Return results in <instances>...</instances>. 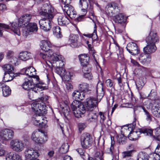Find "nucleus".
<instances>
[{
  "label": "nucleus",
  "mask_w": 160,
  "mask_h": 160,
  "mask_svg": "<svg viewBox=\"0 0 160 160\" xmlns=\"http://www.w3.org/2000/svg\"><path fill=\"white\" fill-rule=\"evenodd\" d=\"M140 97L142 98H145L147 97H148L149 98L152 99L153 97H155L157 95V92L156 90L152 89L151 91L148 94V96H144L142 95V93H140Z\"/></svg>",
  "instance_id": "e433bc0d"
},
{
  "label": "nucleus",
  "mask_w": 160,
  "mask_h": 160,
  "mask_svg": "<svg viewBox=\"0 0 160 160\" xmlns=\"http://www.w3.org/2000/svg\"><path fill=\"white\" fill-rule=\"evenodd\" d=\"M127 50L132 55H136L139 53V49L136 44L132 42L128 43L126 47Z\"/></svg>",
  "instance_id": "dca6fc26"
},
{
  "label": "nucleus",
  "mask_w": 160,
  "mask_h": 160,
  "mask_svg": "<svg viewBox=\"0 0 160 160\" xmlns=\"http://www.w3.org/2000/svg\"><path fill=\"white\" fill-rule=\"evenodd\" d=\"M62 8L63 10L67 14L70 18H75L76 15V13L74 11L73 7L69 3L63 5Z\"/></svg>",
  "instance_id": "9b49d317"
},
{
  "label": "nucleus",
  "mask_w": 160,
  "mask_h": 160,
  "mask_svg": "<svg viewBox=\"0 0 160 160\" xmlns=\"http://www.w3.org/2000/svg\"><path fill=\"white\" fill-rule=\"evenodd\" d=\"M92 141V138L89 133H84L81 136V144L83 148L87 149L90 147Z\"/></svg>",
  "instance_id": "20e7f679"
},
{
  "label": "nucleus",
  "mask_w": 160,
  "mask_h": 160,
  "mask_svg": "<svg viewBox=\"0 0 160 160\" xmlns=\"http://www.w3.org/2000/svg\"><path fill=\"white\" fill-rule=\"evenodd\" d=\"M98 105V102L96 98H88L85 102V105L87 111L93 110L96 108Z\"/></svg>",
  "instance_id": "9d476101"
},
{
  "label": "nucleus",
  "mask_w": 160,
  "mask_h": 160,
  "mask_svg": "<svg viewBox=\"0 0 160 160\" xmlns=\"http://www.w3.org/2000/svg\"><path fill=\"white\" fill-rule=\"evenodd\" d=\"M79 5L81 8H88V6L87 0H79Z\"/></svg>",
  "instance_id": "de8ad7c7"
},
{
  "label": "nucleus",
  "mask_w": 160,
  "mask_h": 160,
  "mask_svg": "<svg viewBox=\"0 0 160 160\" xmlns=\"http://www.w3.org/2000/svg\"><path fill=\"white\" fill-rule=\"evenodd\" d=\"M14 136L13 131L10 129H4L0 131V138L3 141H9L12 139Z\"/></svg>",
  "instance_id": "0eeeda50"
},
{
  "label": "nucleus",
  "mask_w": 160,
  "mask_h": 160,
  "mask_svg": "<svg viewBox=\"0 0 160 160\" xmlns=\"http://www.w3.org/2000/svg\"><path fill=\"white\" fill-rule=\"evenodd\" d=\"M81 103L78 100H75L71 104L72 109H74L75 108L78 107V105H79Z\"/></svg>",
  "instance_id": "6e6d98bb"
},
{
  "label": "nucleus",
  "mask_w": 160,
  "mask_h": 160,
  "mask_svg": "<svg viewBox=\"0 0 160 160\" xmlns=\"http://www.w3.org/2000/svg\"><path fill=\"white\" fill-rule=\"evenodd\" d=\"M32 120L35 125L41 128H45L47 122L43 116L38 114H36L35 117H33Z\"/></svg>",
  "instance_id": "1a4fd4ad"
},
{
  "label": "nucleus",
  "mask_w": 160,
  "mask_h": 160,
  "mask_svg": "<svg viewBox=\"0 0 160 160\" xmlns=\"http://www.w3.org/2000/svg\"><path fill=\"white\" fill-rule=\"evenodd\" d=\"M76 150L84 160L86 159V155L84 154L85 151L82 148H79Z\"/></svg>",
  "instance_id": "603ef678"
},
{
  "label": "nucleus",
  "mask_w": 160,
  "mask_h": 160,
  "mask_svg": "<svg viewBox=\"0 0 160 160\" xmlns=\"http://www.w3.org/2000/svg\"><path fill=\"white\" fill-rule=\"evenodd\" d=\"M141 133H143L145 135L148 136L153 138V131L149 128H144L140 130Z\"/></svg>",
  "instance_id": "ea45409f"
},
{
  "label": "nucleus",
  "mask_w": 160,
  "mask_h": 160,
  "mask_svg": "<svg viewBox=\"0 0 160 160\" xmlns=\"http://www.w3.org/2000/svg\"><path fill=\"white\" fill-rule=\"evenodd\" d=\"M94 158H103V153L102 151H97L94 154Z\"/></svg>",
  "instance_id": "3c124183"
},
{
  "label": "nucleus",
  "mask_w": 160,
  "mask_h": 160,
  "mask_svg": "<svg viewBox=\"0 0 160 160\" xmlns=\"http://www.w3.org/2000/svg\"><path fill=\"white\" fill-rule=\"evenodd\" d=\"M103 85V83H98L97 85L96 92L97 96L99 97V99L102 98L104 95Z\"/></svg>",
  "instance_id": "c85d7f7f"
},
{
  "label": "nucleus",
  "mask_w": 160,
  "mask_h": 160,
  "mask_svg": "<svg viewBox=\"0 0 160 160\" xmlns=\"http://www.w3.org/2000/svg\"><path fill=\"white\" fill-rule=\"evenodd\" d=\"M88 47L89 50L91 51L90 53L92 54L94 59L96 60L95 56V50L93 49V48L92 47V46L91 44H88Z\"/></svg>",
  "instance_id": "bf43d9fd"
},
{
  "label": "nucleus",
  "mask_w": 160,
  "mask_h": 160,
  "mask_svg": "<svg viewBox=\"0 0 160 160\" xmlns=\"http://www.w3.org/2000/svg\"><path fill=\"white\" fill-rule=\"evenodd\" d=\"M28 92V97L29 99L32 101H34L35 99V95L34 93L32 90H31L30 89L29 90Z\"/></svg>",
  "instance_id": "5fc2aeb1"
},
{
  "label": "nucleus",
  "mask_w": 160,
  "mask_h": 160,
  "mask_svg": "<svg viewBox=\"0 0 160 160\" xmlns=\"http://www.w3.org/2000/svg\"><path fill=\"white\" fill-rule=\"evenodd\" d=\"M117 141L120 144H124L126 142L127 138L123 135L119 136L117 138Z\"/></svg>",
  "instance_id": "49530a36"
},
{
  "label": "nucleus",
  "mask_w": 160,
  "mask_h": 160,
  "mask_svg": "<svg viewBox=\"0 0 160 160\" xmlns=\"http://www.w3.org/2000/svg\"><path fill=\"white\" fill-rule=\"evenodd\" d=\"M10 145L11 148L13 151L18 152L22 151L25 147L24 144L21 141L18 139L12 140Z\"/></svg>",
  "instance_id": "423d86ee"
},
{
  "label": "nucleus",
  "mask_w": 160,
  "mask_h": 160,
  "mask_svg": "<svg viewBox=\"0 0 160 160\" xmlns=\"http://www.w3.org/2000/svg\"><path fill=\"white\" fill-rule=\"evenodd\" d=\"M87 124L85 122L79 123L78 124V127L80 131H82L86 127Z\"/></svg>",
  "instance_id": "13d9d810"
},
{
  "label": "nucleus",
  "mask_w": 160,
  "mask_h": 160,
  "mask_svg": "<svg viewBox=\"0 0 160 160\" xmlns=\"http://www.w3.org/2000/svg\"><path fill=\"white\" fill-rule=\"evenodd\" d=\"M141 133L140 130L137 131H131L129 133L128 138L131 140H136L140 137V134Z\"/></svg>",
  "instance_id": "bb28decb"
},
{
  "label": "nucleus",
  "mask_w": 160,
  "mask_h": 160,
  "mask_svg": "<svg viewBox=\"0 0 160 160\" xmlns=\"http://www.w3.org/2000/svg\"><path fill=\"white\" fill-rule=\"evenodd\" d=\"M69 146L67 143L63 144L60 149V152L62 153H65L68 150Z\"/></svg>",
  "instance_id": "a18cd8bd"
},
{
  "label": "nucleus",
  "mask_w": 160,
  "mask_h": 160,
  "mask_svg": "<svg viewBox=\"0 0 160 160\" xmlns=\"http://www.w3.org/2000/svg\"><path fill=\"white\" fill-rule=\"evenodd\" d=\"M106 83L107 87H111L113 85V82L110 79H108L106 81Z\"/></svg>",
  "instance_id": "052dcab7"
},
{
  "label": "nucleus",
  "mask_w": 160,
  "mask_h": 160,
  "mask_svg": "<svg viewBox=\"0 0 160 160\" xmlns=\"http://www.w3.org/2000/svg\"><path fill=\"white\" fill-rule=\"evenodd\" d=\"M85 94L82 92H80L78 90L75 91L72 93V96L75 99L82 100L85 97Z\"/></svg>",
  "instance_id": "cd10ccee"
},
{
  "label": "nucleus",
  "mask_w": 160,
  "mask_h": 160,
  "mask_svg": "<svg viewBox=\"0 0 160 160\" xmlns=\"http://www.w3.org/2000/svg\"><path fill=\"white\" fill-rule=\"evenodd\" d=\"M25 72V74L27 76H28L29 77H32L35 78V76H38L36 75V70L34 68L32 67H29L27 68H24L22 70Z\"/></svg>",
  "instance_id": "5701e85b"
},
{
  "label": "nucleus",
  "mask_w": 160,
  "mask_h": 160,
  "mask_svg": "<svg viewBox=\"0 0 160 160\" xmlns=\"http://www.w3.org/2000/svg\"><path fill=\"white\" fill-rule=\"evenodd\" d=\"M82 71L83 74H86V73H89L91 72V68H90L89 65H88L82 66Z\"/></svg>",
  "instance_id": "8fccbe9b"
},
{
  "label": "nucleus",
  "mask_w": 160,
  "mask_h": 160,
  "mask_svg": "<svg viewBox=\"0 0 160 160\" xmlns=\"http://www.w3.org/2000/svg\"><path fill=\"white\" fill-rule=\"evenodd\" d=\"M79 38L78 35L71 34L69 38V40L71 43V46L73 48L78 47V40Z\"/></svg>",
  "instance_id": "b1692460"
},
{
  "label": "nucleus",
  "mask_w": 160,
  "mask_h": 160,
  "mask_svg": "<svg viewBox=\"0 0 160 160\" xmlns=\"http://www.w3.org/2000/svg\"><path fill=\"white\" fill-rule=\"evenodd\" d=\"M78 88L83 92L84 91H88L89 90L88 84L85 82H81L78 85Z\"/></svg>",
  "instance_id": "473e14b6"
},
{
  "label": "nucleus",
  "mask_w": 160,
  "mask_h": 160,
  "mask_svg": "<svg viewBox=\"0 0 160 160\" xmlns=\"http://www.w3.org/2000/svg\"><path fill=\"white\" fill-rule=\"evenodd\" d=\"M39 83H40V81L38 76H35L34 79L26 78L24 82L22 85V87L24 89L28 91L32 88V85L35 86V84H37Z\"/></svg>",
  "instance_id": "39448f33"
},
{
  "label": "nucleus",
  "mask_w": 160,
  "mask_h": 160,
  "mask_svg": "<svg viewBox=\"0 0 160 160\" xmlns=\"http://www.w3.org/2000/svg\"><path fill=\"white\" fill-rule=\"evenodd\" d=\"M13 73L4 72L3 80L5 82H8L13 79L14 77Z\"/></svg>",
  "instance_id": "f704fd0d"
},
{
  "label": "nucleus",
  "mask_w": 160,
  "mask_h": 160,
  "mask_svg": "<svg viewBox=\"0 0 160 160\" xmlns=\"http://www.w3.org/2000/svg\"><path fill=\"white\" fill-rule=\"evenodd\" d=\"M38 132L41 133L40 138L38 139L37 143L39 145H42L46 143L48 141V137L47 132L38 129Z\"/></svg>",
  "instance_id": "6ab92c4d"
},
{
  "label": "nucleus",
  "mask_w": 160,
  "mask_h": 160,
  "mask_svg": "<svg viewBox=\"0 0 160 160\" xmlns=\"http://www.w3.org/2000/svg\"><path fill=\"white\" fill-rule=\"evenodd\" d=\"M11 29L15 33H16L18 35H20V32L18 28V25L17 23L13 22L11 25Z\"/></svg>",
  "instance_id": "79ce46f5"
},
{
  "label": "nucleus",
  "mask_w": 160,
  "mask_h": 160,
  "mask_svg": "<svg viewBox=\"0 0 160 160\" xmlns=\"http://www.w3.org/2000/svg\"><path fill=\"white\" fill-rule=\"evenodd\" d=\"M6 160H22L21 156L13 152H11L7 154Z\"/></svg>",
  "instance_id": "4be33fe9"
},
{
  "label": "nucleus",
  "mask_w": 160,
  "mask_h": 160,
  "mask_svg": "<svg viewBox=\"0 0 160 160\" xmlns=\"http://www.w3.org/2000/svg\"><path fill=\"white\" fill-rule=\"evenodd\" d=\"M66 88L68 91H71L73 87L72 84L69 82H67L66 84Z\"/></svg>",
  "instance_id": "680f3d73"
},
{
  "label": "nucleus",
  "mask_w": 160,
  "mask_h": 160,
  "mask_svg": "<svg viewBox=\"0 0 160 160\" xmlns=\"http://www.w3.org/2000/svg\"><path fill=\"white\" fill-rule=\"evenodd\" d=\"M151 56L145 53H141L138 57V60L142 64L144 65L149 63L151 61Z\"/></svg>",
  "instance_id": "aec40b11"
},
{
  "label": "nucleus",
  "mask_w": 160,
  "mask_h": 160,
  "mask_svg": "<svg viewBox=\"0 0 160 160\" xmlns=\"http://www.w3.org/2000/svg\"><path fill=\"white\" fill-rule=\"evenodd\" d=\"M117 4L114 2H112L107 5L105 8V11L110 15H112L115 12H118Z\"/></svg>",
  "instance_id": "4468645a"
},
{
  "label": "nucleus",
  "mask_w": 160,
  "mask_h": 160,
  "mask_svg": "<svg viewBox=\"0 0 160 160\" xmlns=\"http://www.w3.org/2000/svg\"><path fill=\"white\" fill-rule=\"evenodd\" d=\"M72 110L75 117L77 118L82 117L86 112L85 108L82 104H79L78 107Z\"/></svg>",
  "instance_id": "f8f14e48"
},
{
  "label": "nucleus",
  "mask_w": 160,
  "mask_h": 160,
  "mask_svg": "<svg viewBox=\"0 0 160 160\" xmlns=\"http://www.w3.org/2000/svg\"><path fill=\"white\" fill-rule=\"evenodd\" d=\"M24 155L25 159L27 160L38 158L39 156L38 151L31 148L26 149L24 151Z\"/></svg>",
  "instance_id": "6e6552de"
},
{
  "label": "nucleus",
  "mask_w": 160,
  "mask_h": 160,
  "mask_svg": "<svg viewBox=\"0 0 160 160\" xmlns=\"http://www.w3.org/2000/svg\"><path fill=\"white\" fill-rule=\"evenodd\" d=\"M133 151V150H130L123 152L122 153L123 158H125L127 157H131L132 154V152Z\"/></svg>",
  "instance_id": "864d4df0"
},
{
  "label": "nucleus",
  "mask_w": 160,
  "mask_h": 160,
  "mask_svg": "<svg viewBox=\"0 0 160 160\" xmlns=\"http://www.w3.org/2000/svg\"><path fill=\"white\" fill-rule=\"evenodd\" d=\"M27 30L30 32L37 31L38 28L37 24L34 22L29 23L26 26Z\"/></svg>",
  "instance_id": "7c9ffc66"
},
{
  "label": "nucleus",
  "mask_w": 160,
  "mask_h": 160,
  "mask_svg": "<svg viewBox=\"0 0 160 160\" xmlns=\"http://www.w3.org/2000/svg\"><path fill=\"white\" fill-rule=\"evenodd\" d=\"M39 84L43 85L44 84V83L40 81V83L37 84H35V85H36V87L34 88H32H32H31L30 89L32 90L34 93H38L39 92L38 88L42 90H44L46 89V88L40 85Z\"/></svg>",
  "instance_id": "4c0bfd02"
},
{
  "label": "nucleus",
  "mask_w": 160,
  "mask_h": 160,
  "mask_svg": "<svg viewBox=\"0 0 160 160\" xmlns=\"http://www.w3.org/2000/svg\"><path fill=\"white\" fill-rule=\"evenodd\" d=\"M60 30V28L58 26L54 27L52 28V31L54 35L58 38H61L62 37Z\"/></svg>",
  "instance_id": "c9c22d12"
},
{
  "label": "nucleus",
  "mask_w": 160,
  "mask_h": 160,
  "mask_svg": "<svg viewBox=\"0 0 160 160\" xmlns=\"http://www.w3.org/2000/svg\"><path fill=\"white\" fill-rule=\"evenodd\" d=\"M114 144V143H113L112 142V141L111 143V146L110 148H108L107 149V151L108 152L112 154L113 152V145Z\"/></svg>",
  "instance_id": "69168bd1"
},
{
  "label": "nucleus",
  "mask_w": 160,
  "mask_h": 160,
  "mask_svg": "<svg viewBox=\"0 0 160 160\" xmlns=\"http://www.w3.org/2000/svg\"><path fill=\"white\" fill-rule=\"evenodd\" d=\"M155 152L157 154V155H156L155 157H156L157 156H159L160 157V144H158V145L155 150Z\"/></svg>",
  "instance_id": "0e129e2a"
},
{
  "label": "nucleus",
  "mask_w": 160,
  "mask_h": 160,
  "mask_svg": "<svg viewBox=\"0 0 160 160\" xmlns=\"http://www.w3.org/2000/svg\"><path fill=\"white\" fill-rule=\"evenodd\" d=\"M149 160H160V157L159 156H157L156 157L152 156L150 157Z\"/></svg>",
  "instance_id": "774afa93"
},
{
  "label": "nucleus",
  "mask_w": 160,
  "mask_h": 160,
  "mask_svg": "<svg viewBox=\"0 0 160 160\" xmlns=\"http://www.w3.org/2000/svg\"><path fill=\"white\" fill-rule=\"evenodd\" d=\"M32 15L30 14H26L22 16L18 19V25L19 27H24L29 22L31 18Z\"/></svg>",
  "instance_id": "2eb2a0df"
},
{
  "label": "nucleus",
  "mask_w": 160,
  "mask_h": 160,
  "mask_svg": "<svg viewBox=\"0 0 160 160\" xmlns=\"http://www.w3.org/2000/svg\"><path fill=\"white\" fill-rule=\"evenodd\" d=\"M58 24L60 26H65L70 22L69 19L65 15L60 14L58 18Z\"/></svg>",
  "instance_id": "412c9836"
},
{
  "label": "nucleus",
  "mask_w": 160,
  "mask_h": 160,
  "mask_svg": "<svg viewBox=\"0 0 160 160\" xmlns=\"http://www.w3.org/2000/svg\"><path fill=\"white\" fill-rule=\"evenodd\" d=\"M97 31H96V25L95 24L94 27V29L93 31V33L92 34H84L83 35L88 37V38H92V39H93L94 40H96L97 38Z\"/></svg>",
  "instance_id": "c03bdc74"
},
{
  "label": "nucleus",
  "mask_w": 160,
  "mask_h": 160,
  "mask_svg": "<svg viewBox=\"0 0 160 160\" xmlns=\"http://www.w3.org/2000/svg\"><path fill=\"white\" fill-rule=\"evenodd\" d=\"M14 55L13 52L11 51H8L7 53V57L8 58H11Z\"/></svg>",
  "instance_id": "338daca9"
},
{
  "label": "nucleus",
  "mask_w": 160,
  "mask_h": 160,
  "mask_svg": "<svg viewBox=\"0 0 160 160\" xmlns=\"http://www.w3.org/2000/svg\"><path fill=\"white\" fill-rule=\"evenodd\" d=\"M86 73V74H83V76L84 78H88V80L91 79L92 78V76L90 72Z\"/></svg>",
  "instance_id": "e2e57ef3"
},
{
  "label": "nucleus",
  "mask_w": 160,
  "mask_h": 160,
  "mask_svg": "<svg viewBox=\"0 0 160 160\" xmlns=\"http://www.w3.org/2000/svg\"><path fill=\"white\" fill-rule=\"evenodd\" d=\"M146 41L148 43L155 44L159 42V39L156 32L152 30L150 32L149 35L147 37Z\"/></svg>",
  "instance_id": "ddd939ff"
},
{
  "label": "nucleus",
  "mask_w": 160,
  "mask_h": 160,
  "mask_svg": "<svg viewBox=\"0 0 160 160\" xmlns=\"http://www.w3.org/2000/svg\"><path fill=\"white\" fill-rule=\"evenodd\" d=\"M155 135H153V138L156 141H160V126L154 130Z\"/></svg>",
  "instance_id": "a19ab883"
},
{
  "label": "nucleus",
  "mask_w": 160,
  "mask_h": 160,
  "mask_svg": "<svg viewBox=\"0 0 160 160\" xmlns=\"http://www.w3.org/2000/svg\"><path fill=\"white\" fill-rule=\"evenodd\" d=\"M2 92L4 96L7 97L10 94L11 90L8 86L5 85L3 89H2Z\"/></svg>",
  "instance_id": "37998d69"
},
{
  "label": "nucleus",
  "mask_w": 160,
  "mask_h": 160,
  "mask_svg": "<svg viewBox=\"0 0 160 160\" xmlns=\"http://www.w3.org/2000/svg\"><path fill=\"white\" fill-rule=\"evenodd\" d=\"M86 119L87 121L89 122L96 123L98 121V115L93 110L88 111Z\"/></svg>",
  "instance_id": "f3484780"
},
{
  "label": "nucleus",
  "mask_w": 160,
  "mask_h": 160,
  "mask_svg": "<svg viewBox=\"0 0 160 160\" xmlns=\"http://www.w3.org/2000/svg\"><path fill=\"white\" fill-rule=\"evenodd\" d=\"M79 58L82 66L89 65L88 62L89 57L87 54H81L79 56Z\"/></svg>",
  "instance_id": "393cba45"
},
{
  "label": "nucleus",
  "mask_w": 160,
  "mask_h": 160,
  "mask_svg": "<svg viewBox=\"0 0 160 160\" xmlns=\"http://www.w3.org/2000/svg\"><path fill=\"white\" fill-rule=\"evenodd\" d=\"M38 134V132L37 131H34L32 135V140L36 143H37L38 138L37 137V136Z\"/></svg>",
  "instance_id": "4d7b16f0"
},
{
  "label": "nucleus",
  "mask_w": 160,
  "mask_h": 160,
  "mask_svg": "<svg viewBox=\"0 0 160 160\" xmlns=\"http://www.w3.org/2000/svg\"><path fill=\"white\" fill-rule=\"evenodd\" d=\"M143 111L145 113L146 116V119L147 121L151 122L152 121V117L149 113L144 108L142 107Z\"/></svg>",
  "instance_id": "09e8293b"
},
{
  "label": "nucleus",
  "mask_w": 160,
  "mask_h": 160,
  "mask_svg": "<svg viewBox=\"0 0 160 160\" xmlns=\"http://www.w3.org/2000/svg\"><path fill=\"white\" fill-rule=\"evenodd\" d=\"M2 68L5 72L13 73V72L14 70L13 67L11 64H5L2 66Z\"/></svg>",
  "instance_id": "58836bf2"
},
{
  "label": "nucleus",
  "mask_w": 160,
  "mask_h": 160,
  "mask_svg": "<svg viewBox=\"0 0 160 160\" xmlns=\"http://www.w3.org/2000/svg\"><path fill=\"white\" fill-rule=\"evenodd\" d=\"M31 57V54L28 52L24 51L20 52L19 54V58L23 61L28 60Z\"/></svg>",
  "instance_id": "c756f323"
},
{
  "label": "nucleus",
  "mask_w": 160,
  "mask_h": 160,
  "mask_svg": "<svg viewBox=\"0 0 160 160\" xmlns=\"http://www.w3.org/2000/svg\"><path fill=\"white\" fill-rule=\"evenodd\" d=\"M113 20L116 23H122L126 22V18L122 13H120L114 17Z\"/></svg>",
  "instance_id": "a878e982"
},
{
  "label": "nucleus",
  "mask_w": 160,
  "mask_h": 160,
  "mask_svg": "<svg viewBox=\"0 0 160 160\" xmlns=\"http://www.w3.org/2000/svg\"><path fill=\"white\" fill-rule=\"evenodd\" d=\"M40 47L42 49L46 52L49 51L48 57H49V59L52 61L53 63H56L57 67H58L59 70H60L61 73L59 71L58 73L61 76H63L65 78L67 77L65 70L64 68H62V67L65 64L64 59L61 55L55 53L51 50L52 45L50 42L47 40L42 41L40 42Z\"/></svg>",
  "instance_id": "f257e3e1"
},
{
  "label": "nucleus",
  "mask_w": 160,
  "mask_h": 160,
  "mask_svg": "<svg viewBox=\"0 0 160 160\" xmlns=\"http://www.w3.org/2000/svg\"><path fill=\"white\" fill-rule=\"evenodd\" d=\"M153 156L152 155H151L149 156L148 154L145 152H140L138 155L137 160H149L150 157Z\"/></svg>",
  "instance_id": "2f4dec72"
},
{
  "label": "nucleus",
  "mask_w": 160,
  "mask_h": 160,
  "mask_svg": "<svg viewBox=\"0 0 160 160\" xmlns=\"http://www.w3.org/2000/svg\"><path fill=\"white\" fill-rule=\"evenodd\" d=\"M55 10L51 5L45 4L41 8L39 14L44 17L39 22L40 28L46 32L50 31L52 26V20Z\"/></svg>",
  "instance_id": "f03ea898"
},
{
  "label": "nucleus",
  "mask_w": 160,
  "mask_h": 160,
  "mask_svg": "<svg viewBox=\"0 0 160 160\" xmlns=\"http://www.w3.org/2000/svg\"><path fill=\"white\" fill-rule=\"evenodd\" d=\"M147 45L143 48V51L144 53L147 55H150L154 52L157 49L155 44L147 42Z\"/></svg>",
  "instance_id": "a211bd4d"
},
{
  "label": "nucleus",
  "mask_w": 160,
  "mask_h": 160,
  "mask_svg": "<svg viewBox=\"0 0 160 160\" xmlns=\"http://www.w3.org/2000/svg\"><path fill=\"white\" fill-rule=\"evenodd\" d=\"M31 105L36 114L44 116L47 113L46 106L44 103L42 101L34 102Z\"/></svg>",
  "instance_id": "7ed1b4c3"
},
{
  "label": "nucleus",
  "mask_w": 160,
  "mask_h": 160,
  "mask_svg": "<svg viewBox=\"0 0 160 160\" xmlns=\"http://www.w3.org/2000/svg\"><path fill=\"white\" fill-rule=\"evenodd\" d=\"M160 105L158 103H154L152 108V114L155 117H158V111L159 110Z\"/></svg>",
  "instance_id": "72a5a7b5"
}]
</instances>
